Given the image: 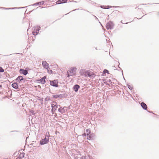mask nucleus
<instances>
[{
	"label": "nucleus",
	"mask_w": 159,
	"mask_h": 159,
	"mask_svg": "<svg viewBox=\"0 0 159 159\" xmlns=\"http://www.w3.org/2000/svg\"><path fill=\"white\" fill-rule=\"evenodd\" d=\"M114 26V24L113 22L111 21H110L108 22L107 23L106 25V27L107 30H111L113 28Z\"/></svg>",
	"instance_id": "f257e3e1"
},
{
	"label": "nucleus",
	"mask_w": 159,
	"mask_h": 159,
	"mask_svg": "<svg viewBox=\"0 0 159 159\" xmlns=\"http://www.w3.org/2000/svg\"><path fill=\"white\" fill-rule=\"evenodd\" d=\"M77 69L75 67H72L69 70L70 75H76Z\"/></svg>",
	"instance_id": "f03ea898"
},
{
	"label": "nucleus",
	"mask_w": 159,
	"mask_h": 159,
	"mask_svg": "<svg viewBox=\"0 0 159 159\" xmlns=\"http://www.w3.org/2000/svg\"><path fill=\"white\" fill-rule=\"evenodd\" d=\"M58 80L50 81V85L53 87H57L58 86Z\"/></svg>",
	"instance_id": "7ed1b4c3"
},
{
	"label": "nucleus",
	"mask_w": 159,
	"mask_h": 159,
	"mask_svg": "<svg viewBox=\"0 0 159 159\" xmlns=\"http://www.w3.org/2000/svg\"><path fill=\"white\" fill-rule=\"evenodd\" d=\"M16 81V82H18L20 83L21 82L22 83H25V80L24 79L23 77L22 76H18L15 80Z\"/></svg>",
	"instance_id": "20e7f679"
},
{
	"label": "nucleus",
	"mask_w": 159,
	"mask_h": 159,
	"mask_svg": "<svg viewBox=\"0 0 159 159\" xmlns=\"http://www.w3.org/2000/svg\"><path fill=\"white\" fill-rule=\"evenodd\" d=\"M49 139H47L46 138L41 139L40 141V145H43L49 142Z\"/></svg>",
	"instance_id": "39448f33"
},
{
	"label": "nucleus",
	"mask_w": 159,
	"mask_h": 159,
	"mask_svg": "<svg viewBox=\"0 0 159 159\" xmlns=\"http://www.w3.org/2000/svg\"><path fill=\"white\" fill-rule=\"evenodd\" d=\"M66 107H64L63 108H62L61 107H60L58 109V111L59 112L61 113V114L65 113L66 111Z\"/></svg>",
	"instance_id": "423d86ee"
},
{
	"label": "nucleus",
	"mask_w": 159,
	"mask_h": 159,
	"mask_svg": "<svg viewBox=\"0 0 159 159\" xmlns=\"http://www.w3.org/2000/svg\"><path fill=\"white\" fill-rule=\"evenodd\" d=\"M46 79V76H44L41 79L38 80L39 83H41L43 84H44L46 83L45 79Z\"/></svg>",
	"instance_id": "0eeeda50"
},
{
	"label": "nucleus",
	"mask_w": 159,
	"mask_h": 159,
	"mask_svg": "<svg viewBox=\"0 0 159 159\" xmlns=\"http://www.w3.org/2000/svg\"><path fill=\"white\" fill-rule=\"evenodd\" d=\"M19 72L20 74H23L25 75H26L28 73L27 71L22 68L20 69Z\"/></svg>",
	"instance_id": "6e6552de"
},
{
	"label": "nucleus",
	"mask_w": 159,
	"mask_h": 159,
	"mask_svg": "<svg viewBox=\"0 0 159 159\" xmlns=\"http://www.w3.org/2000/svg\"><path fill=\"white\" fill-rule=\"evenodd\" d=\"M80 86L78 84L75 85L73 88V89L75 92H77L78 91L79 89L80 88Z\"/></svg>",
	"instance_id": "1a4fd4ad"
},
{
	"label": "nucleus",
	"mask_w": 159,
	"mask_h": 159,
	"mask_svg": "<svg viewBox=\"0 0 159 159\" xmlns=\"http://www.w3.org/2000/svg\"><path fill=\"white\" fill-rule=\"evenodd\" d=\"M25 153L20 152L19 153L16 159H22L24 157Z\"/></svg>",
	"instance_id": "9d476101"
},
{
	"label": "nucleus",
	"mask_w": 159,
	"mask_h": 159,
	"mask_svg": "<svg viewBox=\"0 0 159 159\" xmlns=\"http://www.w3.org/2000/svg\"><path fill=\"white\" fill-rule=\"evenodd\" d=\"M42 64L43 66L46 69H48L49 67V64L45 61H43Z\"/></svg>",
	"instance_id": "9b49d317"
},
{
	"label": "nucleus",
	"mask_w": 159,
	"mask_h": 159,
	"mask_svg": "<svg viewBox=\"0 0 159 159\" xmlns=\"http://www.w3.org/2000/svg\"><path fill=\"white\" fill-rule=\"evenodd\" d=\"M141 106L143 109L144 110H147V106L146 104L144 102H142L140 103Z\"/></svg>",
	"instance_id": "f8f14e48"
},
{
	"label": "nucleus",
	"mask_w": 159,
	"mask_h": 159,
	"mask_svg": "<svg viewBox=\"0 0 159 159\" xmlns=\"http://www.w3.org/2000/svg\"><path fill=\"white\" fill-rule=\"evenodd\" d=\"M44 4V2L43 1H42L39 2H36L35 3H34L33 4V6H37L38 5H43Z\"/></svg>",
	"instance_id": "ddd939ff"
},
{
	"label": "nucleus",
	"mask_w": 159,
	"mask_h": 159,
	"mask_svg": "<svg viewBox=\"0 0 159 159\" xmlns=\"http://www.w3.org/2000/svg\"><path fill=\"white\" fill-rule=\"evenodd\" d=\"M12 87L15 89H17L18 88V83H14L11 84Z\"/></svg>",
	"instance_id": "4468645a"
},
{
	"label": "nucleus",
	"mask_w": 159,
	"mask_h": 159,
	"mask_svg": "<svg viewBox=\"0 0 159 159\" xmlns=\"http://www.w3.org/2000/svg\"><path fill=\"white\" fill-rule=\"evenodd\" d=\"M40 28V27H39ZM40 30L39 28H37L36 29L35 31H33L32 32L34 36L38 34L39 33V31Z\"/></svg>",
	"instance_id": "2eb2a0df"
},
{
	"label": "nucleus",
	"mask_w": 159,
	"mask_h": 159,
	"mask_svg": "<svg viewBox=\"0 0 159 159\" xmlns=\"http://www.w3.org/2000/svg\"><path fill=\"white\" fill-rule=\"evenodd\" d=\"M60 107V105H57L56 107H55L54 108H52L51 111L52 113L53 114V112H54L56 110L57 108Z\"/></svg>",
	"instance_id": "dca6fc26"
},
{
	"label": "nucleus",
	"mask_w": 159,
	"mask_h": 159,
	"mask_svg": "<svg viewBox=\"0 0 159 159\" xmlns=\"http://www.w3.org/2000/svg\"><path fill=\"white\" fill-rule=\"evenodd\" d=\"M26 7H18V8L15 7V8H6L5 7H0V8H2V9H13L14 8H15H15L20 9V8H25Z\"/></svg>",
	"instance_id": "f3484780"
},
{
	"label": "nucleus",
	"mask_w": 159,
	"mask_h": 159,
	"mask_svg": "<svg viewBox=\"0 0 159 159\" xmlns=\"http://www.w3.org/2000/svg\"><path fill=\"white\" fill-rule=\"evenodd\" d=\"M57 102H53L52 104H51V107L52 108H54L57 105Z\"/></svg>",
	"instance_id": "a211bd4d"
},
{
	"label": "nucleus",
	"mask_w": 159,
	"mask_h": 159,
	"mask_svg": "<svg viewBox=\"0 0 159 159\" xmlns=\"http://www.w3.org/2000/svg\"><path fill=\"white\" fill-rule=\"evenodd\" d=\"M65 94H60L58 95V97L59 98H62L65 97Z\"/></svg>",
	"instance_id": "6ab92c4d"
},
{
	"label": "nucleus",
	"mask_w": 159,
	"mask_h": 159,
	"mask_svg": "<svg viewBox=\"0 0 159 159\" xmlns=\"http://www.w3.org/2000/svg\"><path fill=\"white\" fill-rule=\"evenodd\" d=\"M87 75L89 77H93V75H92V74L89 72H88L87 73Z\"/></svg>",
	"instance_id": "aec40b11"
},
{
	"label": "nucleus",
	"mask_w": 159,
	"mask_h": 159,
	"mask_svg": "<svg viewBox=\"0 0 159 159\" xmlns=\"http://www.w3.org/2000/svg\"><path fill=\"white\" fill-rule=\"evenodd\" d=\"M86 133H87V135H89V134L90 133V131L89 129H87L86 130Z\"/></svg>",
	"instance_id": "412c9836"
},
{
	"label": "nucleus",
	"mask_w": 159,
	"mask_h": 159,
	"mask_svg": "<svg viewBox=\"0 0 159 159\" xmlns=\"http://www.w3.org/2000/svg\"><path fill=\"white\" fill-rule=\"evenodd\" d=\"M101 7L104 9H107V6H106L101 5Z\"/></svg>",
	"instance_id": "4be33fe9"
},
{
	"label": "nucleus",
	"mask_w": 159,
	"mask_h": 159,
	"mask_svg": "<svg viewBox=\"0 0 159 159\" xmlns=\"http://www.w3.org/2000/svg\"><path fill=\"white\" fill-rule=\"evenodd\" d=\"M52 97L56 98H59L58 94H56V95H53L52 96Z\"/></svg>",
	"instance_id": "5701e85b"
},
{
	"label": "nucleus",
	"mask_w": 159,
	"mask_h": 159,
	"mask_svg": "<svg viewBox=\"0 0 159 159\" xmlns=\"http://www.w3.org/2000/svg\"><path fill=\"white\" fill-rule=\"evenodd\" d=\"M56 3L57 4H59L62 3L61 2V0H58L56 2Z\"/></svg>",
	"instance_id": "b1692460"
},
{
	"label": "nucleus",
	"mask_w": 159,
	"mask_h": 159,
	"mask_svg": "<svg viewBox=\"0 0 159 159\" xmlns=\"http://www.w3.org/2000/svg\"><path fill=\"white\" fill-rule=\"evenodd\" d=\"M49 133H46V137H47V139H49Z\"/></svg>",
	"instance_id": "393cba45"
},
{
	"label": "nucleus",
	"mask_w": 159,
	"mask_h": 159,
	"mask_svg": "<svg viewBox=\"0 0 159 159\" xmlns=\"http://www.w3.org/2000/svg\"><path fill=\"white\" fill-rule=\"evenodd\" d=\"M62 3H66L67 2V0H61Z\"/></svg>",
	"instance_id": "a878e982"
},
{
	"label": "nucleus",
	"mask_w": 159,
	"mask_h": 159,
	"mask_svg": "<svg viewBox=\"0 0 159 159\" xmlns=\"http://www.w3.org/2000/svg\"><path fill=\"white\" fill-rule=\"evenodd\" d=\"M4 71V70L0 66V72H3Z\"/></svg>",
	"instance_id": "bb28decb"
},
{
	"label": "nucleus",
	"mask_w": 159,
	"mask_h": 159,
	"mask_svg": "<svg viewBox=\"0 0 159 159\" xmlns=\"http://www.w3.org/2000/svg\"><path fill=\"white\" fill-rule=\"evenodd\" d=\"M103 72L104 73H108L109 71L108 70H107V69H105L104 70Z\"/></svg>",
	"instance_id": "cd10ccee"
},
{
	"label": "nucleus",
	"mask_w": 159,
	"mask_h": 159,
	"mask_svg": "<svg viewBox=\"0 0 159 159\" xmlns=\"http://www.w3.org/2000/svg\"><path fill=\"white\" fill-rule=\"evenodd\" d=\"M69 72L68 71H67V77L69 78L70 77V76H72V75H70V73H69Z\"/></svg>",
	"instance_id": "c85d7f7f"
},
{
	"label": "nucleus",
	"mask_w": 159,
	"mask_h": 159,
	"mask_svg": "<svg viewBox=\"0 0 159 159\" xmlns=\"http://www.w3.org/2000/svg\"><path fill=\"white\" fill-rule=\"evenodd\" d=\"M127 86L129 89H132V87L131 86H130L129 85H128Z\"/></svg>",
	"instance_id": "c756f323"
},
{
	"label": "nucleus",
	"mask_w": 159,
	"mask_h": 159,
	"mask_svg": "<svg viewBox=\"0 0 159 159\" xmlns=\"http://www.w3.org/2000/svg\"><path fill=\"white\" fill-rule=\"evenodd\" d=\"M48 72L49 73V74H52V70H48Z\"/></svg>",
	"instance_id": "7c9ffc66"
},
{
	"label": "nucleus",
	"mask_w": 159,
	"mask_h": 159,
	"mask_svg": "<svg viewBox=\"0 0 159 159\" xmlns=\"http://www.w3.org/2000/svg\"><path fill=\"white\" fill-rule=\"evenodd\" d=\"M93 16L94 17H95V19H96V20H97L99 21V23H100V24H101V23H100V22L99 21V20H98V18H97V17H96L95 16L93 15Z\"/></svg>",
	"instance_id": "2f4dec72"
},
{
	"label": "nucleus",
	"mask_w": 159,
	"mask_h": 159,
	"mask_svg": "<svg viewBox=\"0 0 159 159\" xmlns=\"http://www.w3.org/2000/svg\"><path fill=\"white\" fill-rule=\"evenodd\" d=\"M107 6V9L110 8L111 7V6Z\"/></svg>",
	"instance_id": "473e14b6"
},
{
	"label": "nucleus",
	"mask_w": 159,
	"mask_h": 159,
	"mask_svg": "<svg viewBox=\"0 0 159 159\" xmlns=\"http://www.w3.org/2000/svg\"><path fill=\"white\" fill-rule=\"evenodd\" d=\"M82 135L83 137L86 136L87 135V134H86L85 133H84Z\"/></svg>",
	"instance_id": "72a5a7b5"
},
{
	"label": "nucleus",
	"mask_w": 159,
	"mask_h": 159,
	"mask_svg": "<svg viewBox=\"0 0 159 159\" xmlns=\"http://www.w3.org/2000/svg\"><path fill=\"white\" fill-rule=\"evenodd\" d=\"M120 68V70H121V72H122V75H123V71L120 68Z\"/></svg>",
	"instance_id": "f704fd0d"
},
{
	"label": "nucleus",
	"mask_w": 159,
	"mask_h": 159,
	"mask_svg": "<svg viewBox=\"0 0 159 159\" xmlns=\"http://www.w3.org/2000/svg\"><path fill=\"white\" fill-rule=\"evenodd\" d=\"M123 21L122 20L121 21V22L122 23V24H127L128 23V22H127V23H124L123 22Z\"/></svg>",
	"instance_id": "c9c22d12"
},
{
	"label": "nucleus",
	"mask_w": 159,
	"mask_h": 159,
	"mask_svg": "<svg viewBox=\"0 0 159 159\" xmlns=\"http://www.w3.org/2000/svg\"><path fill=\"white\" fill-rule=\"evenodd\" d=\"M89 139L88 138V139H89V140H90V139H91V137H90V136H89Z\"/></svg>",
	"instance_id": "e433bc0d"
},
{
	"label": "nucleus",
	"mask_w": 159,
	"mask_h": 159,
	"mask_svg": "<svg viewBox=\"0 0 159 159\" xmlns=\"http://www.w3.org/2000/svg\"><path fill=\"white\" fill-rule=\"evenodd\" d=\"M147 111L149 112H150V113H152V111Z\"/></svg>",
	"instance_id": "4c0bfd02"
},
{
	"label": "nucleus",
	"mask_w": 159,
	"mask_h": 159,
	"mask_svg": "<svg viewBox=\"0 0 159 159\" xmlns=\"http://www.w3.org/2000/svg\"><path fill=\"white\" fill-rule=\"evenodd\" d=\"M118 63H119V65H118V67L119 68H120V67H119V65H120V63H119V62H118Z\"/></svg>",
	"instance_id": "58836bf2"
},
{
	"label": "nucleus",
	"mask_w": 159,
	"mask_h": 159,
	"mask_svg": "<svg viewBox=\"0 0 159 159\" xmlns=\"http://www.w3.org/2000/svg\"><path fill=\"white\" fill-rule=\"evenodd\" d=\"M2 85L0 84V88H2Z\"/></svg>",
	"instance_id": "ea45409f"
},
{
	"label": "nucleus",
	"mask_w": 159,
	"mask_h": 159,
	"mask_svg": "<svg viewBox=\"0 0 159 159\" xmlns=\"http://www.w3.org/2000/svg\"><path fill=\"white\" fill-rule=\"evenodd\" d=\"M158 16L159 17V12L158 13Z\"/></svg>",
	"instance_id": "a19ab883"
},
{
	"label": "nucleus",
	"mask_w": 159,
	"mask_h": 159,
	"mask_svg": "<svg viewBox=\"0 0 159 159\" xmlns=\"http://www.w3.org/2000/svg\"><path fill=\"white\" fill-rule=\"evenodd\" d=\"M76 10V9H75V10H73V11H75V10Z\"/></svg>",
	"instance_id": "79ce46f5"
}]
</instances>
